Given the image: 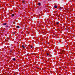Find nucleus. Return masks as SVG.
<instances>
[{
    "label": "nucleus",
    "instance_id": "1",
    "mask_svg": "<svg viewBox=\"0 0 75 75\" xmlns=\"http://www.w3.org/2000/svg\"><path fill=\"white\" fill-rule=\"evenodd\" d=\"M54 7L55 8H57V6H56V5L54 6Z\"/></svg>",
    "mask_w": 75,
    "mask_h": 75
},
{
    "label": "nucleus",
    "instance_id": "2",
    "mask_svg": "<svg viewBox=\"0 0 75 75\" xmlns=\"http://www.w3.org/2000/svg\"><path fill=\"white\" fill-rule=\"evenodd\" d=\"M38 6H41V3H38Z\"/></svg>",
    "mask_w": 75,
    "mask_h": 75
},
{
    "label": "nucleus",
    "instance_id": "3",
    "mask_svg": "<svg viewBox=\"0 0 75 75\" xmlns=\"http://www.w3.org/2000/svg\"><path fill=\"white\" fill-rule=\"evenodd\" d=\"M7 24V23H4L3 24V25H6Z\"/></svg>",
    "mask_w": 75,
    "mask_h": 75
},
{
    "label": "nucleus",
    "instance_id": "4",
    "mask_svg": "<svg viewBox=\"0 0 75 75\" xmlns=\"http://www.w3.org/2000/svg\"><path fill=\"white\" fill-rule=\"evenodd\" d=\"M14 16V14H12V15H11V16H12V17H13Z\"/></svg>",
    "mask_w": 75,
    "mask_h": 75
},
{
    "label": "nucleus",
    "instance_id": "5",
    "mask_svg": "<svg viewBox=\"0 0 75 75\" xmlns=\"http://www.w3.org/2000/svg\"><path fill=\"white\" fill-rule=\"evenodd\" d=\"M59 9H60V10H61V7H59Z\"/></svg>",
    "mask_w": 75,
    "mask_h": 75
},
{
    "label": "nucleus",
    "instance_id": "6",
    "mask_svg": "<svg viewBox=\"0 0 75 75\" xmlns=\"http://www.w3.org/2000/svg\"><path fill=\"white\" fill-rule=\"evenodd\" d=\"M47 56H48V55H50V54H49V53H47Z\"/></svg>",
    "mask_w": 75,
    "mask_h": 75
},
{
    "label": "nucleus",
    "instance_id": "7",
    "mask_svg": "<svg viewBox=\"0 0 75 75\" xmlns=\"http://www.w3.org/2000/svg\"><path fill=\"white\" fill-rule=\"evenodd\" d=\"M22 47H23V48H25L24 46V45H23Z\"/></svg>",
    "mask_w": 75,
    "mask_h": 75
},
{
    "label": "nucleus",
    "instance_id": "8",
    "mask_svg": "<svg viewBox=\"0 0 75 75\" xmlns=\"http://www.w3.org/2000/svg\"><path fill=\"white\" fill-rule=\"evenodd\" d=\"M17 28H20V27H19V26H17Z\"/></svg>",
    "mask_w": 75,
    "mask_h": 75
},
{
    "label": "nucleus",
    "instance_id": "9",
    "mask_svg": "<svg viewBox=\"0 0 75 75\" xmlns=\"http://www.w3.org/2000/svg\"><path fill=\"white\" fill-rule=\"evenodd\" d=\"M58 24H59V22H57L56 23V24L57 25H58Z\"/></svg>",
    "mask_w": 75,
    "mask_h": 75
},
{
    "label": "nucleus",
    "instance_id": "10",
    "mask_svg": "<svg viewBox=\"0 0 75 75\" xmlns=\"http://www.w3.org/2000/svg\"><path fill=\"white\" fill-rule=\"evenodd\" d=\"M13 61H16V59H15V58H14L13 59Z\"/></svg>",
    "mask_w": 75,
    "mask_h": 75
},
{
    "label": "nucleus",
    "instance_id": "11",
    "mask_svg": "<svg viewBox=\"0 0 75 75\" xmlns=\"http://www.w3.org/2000/svg\"><path fill=\"white\" fill-rule=\"evenodd\" d=\"M64 52H65V51H64V50H63L62 51V52L63 53H64Z\"/></svg>",
    "mask_w": 75,
    "mask_h": 75
},
{
    "label": "nucleus",
    "instance_id": "12",
    "mask_svg": "<svg viewBox=\"0 0 75 75\" xmlns=\"http://www.w3.org/2000/svg\"><path fill=\"white\" fill-rule=\"evenodd\" d=\"M31 48H33V47H32V46H31Z\"/></svg>",
    "mask_w": 75,
    "mask_h": 75
},
{
    "label": "nucleus",
    "instance_id": "13",
    "mask_svg": "<svg viewBox=\"0 0 75 75\" xmlns=\"http://www.w3.org/2000/svg\"><path fill=\"white\" fill-rule=\"evenodd\" d=\"M49 54L50 55V54H51V52H49Z\"/></svg>",
    "mask_w": 75,
    "mask_h": 75
},
{
    "label": "nucleus",
    "instance_id": "14",
    "mask_svg": "<svg viewBox=\"0 0 75 75\" xmlns=\"http://www.w3.org/2000/svg\"><path fill=\"white\" fill-rule=\"evenodd\" d=\"M23 3H24V1H23Z\"/></svg>",
    "mask_w": 75,
    "mask_h": 75
}]
</instances>
